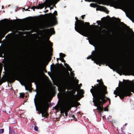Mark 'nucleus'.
<instances>
[{"label":"nucleus","instance_id":"nucleus-50","mask_svg":"<svg viewBox=\"0 0 134 134\" xmlns=\"http://www.w3.org/2000/svg\"><path fill=\"white\" fill-rule=\"evenodd\" d=\"M71 75L72 76L74 75V73L72 72H71Z\"/></svg>","mask_w":134,"mask_h":134},{"label":"nucleus","instance_id":"nucleus-19","mask_svg":"<svg viewBox=\"0 0 134 134\" xmlns=\"http://www.w3.org/2000/svg\"><path fill=\"white\" fill-rule=\"evenodd\" d=\"M72 89V90L70 91H72L70 93V96H76L77 94L76 95H74V94H75L77 90L78 87L75 86L74 87V88ZM78 94V92H77V94Z\"/></svg>","mask_w":134,"mask_h":134},{"label":"nucleus","instance_id":"nucleus-13","mask_svg":"<svg viewBox=\"0 0 134 134\" xmlns=\"http://www.w3.org/2000/svg\"><path fill=\"white\" fill-rule=\"evenodd\" d=\"M73 102L71 101H69L67 104L66 106L65 107V109H66V110L65 112V114L66 116L68 115V112L71 109V107H72Z\"/></svg>","mask_w":134,"mask_h":134},{"label":"nucleus","instance_id":"nucleus-53","mask_svg":"<svg viewBox=\"0 0 134 134\" xmlns=\"http://www.w3.org/2000/svg\"><path fill=\"white\" fill-rule=\"evenodd\" d=\"M107 31H111V29H110V30H109L107 28Z\"/></svg>","mask_w":134,"mask_h":134},{"label":"nucleus","instance_id":"nucleus-18","mask_svg":"<svg viewBox=\"0 0 134 134\" xmlns=\"http://www.w3.org/2000/svg\"><path fill=\"white\" fill-rule=\"evenodd\" d=\"M28 73L27 71L24 72V74L23 77H22V80L24 82H26L29 81L28 79L26 77L28 75Z\"/></svg>","mask_w":134,"mask_h":134},{"label":"nucleus","instance_id":"nucleus-64","mask_svg":"<svg viewBox=\"0 0 134 134\" xmlns=\"http://www.w3.org/2000/svg\"><path fill=\"white\" fill-rule=\"evenodd\" d=\"M18 20L19 21H21V19H18Z\"/></svg>","mask_w":134,"mask_h":134},{"label":"nucleus","instance_id":"nucleus-40","mask_svg":"<svg viewBox=\"0 0 134 134\" xmlns=\"http://www.w3.org/2000/svg\"><path fill=\"white\" fill-rule=\"evenodd\" d=\"M59 109V107L58 106H57L56 105L55 107V109L56 110H58Z\"/></svg>","mask_w":134,"mask_h":134},{"label":"nucleus","instance_id":"nucleus-47","mask_svg":"<svg viewBox=\"0 0 134 134\" xmlns=\"http://www.w3.org/2000/svg\"><path fill=\"white\" fill-rule=\"evenodd\" d=\"M85 15H82L81 16V18L82 19H83L84 18V16H85Z\"/></svg>","mask_w":134,"mask_h":134},{"label":"nucleus","instance_id":"nucleus-36","mask_svg":"<svg viewBox=\"0 0 134 134\" xmlns=\"http://www.w3.org/2000/svg\"><path fill=\"white\" fill-rule=\"evenodd\" d=\"M126 1L129 3H132L133 2V0H126Z\"/></svg>","mask_w":134,"mask_h":134},{"label":"nucleus","instance_id":"nucleus-27","mask_svg":"<svg viewBox=\"0 0 134 134\" xmlns=\"http://www.w3.org/2000/svg\"><path fill=\"white\" fill-rule=\"evenodd\" d=\"M75 85L69 86L67 87V89L68 90H70L72 89L75 86Z\"/></svg>","mask_w":134,"mask_h":134},{"label":"nucleus","instance_id":"nucleus-62","mask_svg":"<svg viewBox=\"0 0 134 134\" xmlns=\"http://www.w3.org/2000/svg\"><path fill=\"white\" fill-rule=\"evenodd\" d=\"M108 107H109V105H108L106 107L107 108H108Z\"/></svg>","mask_w":134,"mask_h":134},{"label":"nucleus","instance_id":"nucleus-23","mask_svg":"<svg viewBox=\"0 0 134 134\" xmlns=\"http://www.w3.org/2000/svg\"><path fill=\"white\" fill-rule=\"evenodd\" d=\"M66 109H65V107L63 109H60V110L61 111L60 113L62 115H64V112L66 110Z\"/></svg>","mask_w":134,"mask_h":134},{"label":"nucleus","instance_id":"nucleus-44","mask_svg":"<svg viewBox=\"0 0 134 134\" xmlns=\"http://www.w3.org/2000/svg\"><path fill=\"white\" fill-rule=\"evenodd\" d=\"M1 64L0 63V75H1V74L2 72V68H1Z\"/></svg>","mask_w":134,"mask_h":134},{"label":"nucleus","instance_id":"nucleus-43","mask_svg":"<svg viewBox=\"0 0 134 134\" xmlns=\"http://www.w3.org/2000/svg\"><path fill=\"white\" fill-rule=\"evenodd\" d=\"M48 42L49 43V45L51 46L52 47L53 46V44L52 43H51V42L49 41H48Z\"/></svg>","mask_w":134,"mask_h":134},{"label":"nucleus","instance_id":"nucleus-57","mask_svg":"<svg viewBox=\"0 0 134 134\" xmlns=\"http://www.w3.org/2000/svg\"><path fill=\"white\" fill-rule=\"evenodd\" d=\"M77 85H79V84H78V83H79V81H78V80H77Z\"/></svg>","mask_w":134,"mask_h":134},{"label":"nucleus","instance_id":"nucleus-22","mask_svg":"<svg viewBox=\"0 0 134 134\" xmlns=\"http://www.w3.org/2000/svg\"><path fill=\"white\" fill-rule=\"evenodd\" d=\"M25 89L26 90L31 91L32 88L29 85H27V86H25Z\"/></svg>","mask_w":134,"mask_h":134},{"label":"nucleus","instance_id":"nucleus-37","mask_svg":"<svg viewBox=\"0 0 134 134\" xmlns=\"http://www.w3.org/2000/svg\"><path fill=\"white\" fill-rule=\"evenodd\" d=\"M57 64L59 65V66H62L63 68H65L63 66V65L62 63H61L60 64H59V63H57Z\"/></svg>","mask_w":134,"mask_h":134},{"label":"nucleus","instance_id":"nucleus-7","mask_svg":"<svg viewBox=\"0 0 134 134\" xmlns=\"http://www.w3.org/2000/svg\"><path fill=\"white\" fill-rule=\"evenodd\" d=\"M2 63L3 64L4 66V68L6 67L8 68H9L11 70L12 72V73L13 74L14 72L15 71L17 72V76H18V73L19 72V69L18 68V66H16V65H15V66H14V67H15V68H13V66L12 65V63H11V61L10 60H5L4 61H2Z\"/></svg>","mask_w":134,"mask_h":134},{"label":"nucleus","instance_id":"nucleus-59","mask_svg":"<svg viewBox=\"0 0 134 134\" xmlns=\"http://www.w3.org/2000/svg\"><path fill=\"white\" fill-rule=\"evenodd\" d=\"M115 95V98L117 97V96H118V95L116 94V95Z\"/></svg>","mask_w":134,"mask_h":134},{"label":"nucleus","instance_id":"nucleus-34","mask_svg":"<svg viewBox=\"0 0 134 134\" xmlns=\"http://www.w3.org/2000/svg\"><path fill=\"white\" fill-rule=\"evenodd\" d=\"M59 60L61 61V62H64L65 63V61L64 60L63 58H59Z\"/></svg>","mask_w":134,"mask_h":134},{"label":"nucleus","instance_id":"nucleus-5","mask_svg":"<svg viewBox=\"0 0 134 134\" xmlns=\"http://www.w3.org/2000/svg\"><path fill=\"white\" fill-rule=\"evenodd\" d=\"M100 48H99V53L100 54L99 55L98 57L96 58H92L91 59L92 60L94 61V59L96 58L97 59V60L99 62H101L102 63L103 62H104L105 63L107 62L106 58L109 57V53H108L107 51L106 50H104L103 52H100Z\"/></svg>","mask_w":134,"mask_h":134},{"label":"nucleus","instance_id":"nucleus-61","mask_svg":"<svg viewBox=\"0 0 134 134\" xmlns=\"http://www.w3.org/2000/svg\"><path fill=\"white\" fill-rule=\"evenodd\" d=\"M107 17H108V18H110V16H109V15H108L107 16Z\"/></svg>","mask_w":134,"mask_h":134},{"label":"nucleus","instance_id":"nucleus-6","mask_svg":"<svg viewBox=\"0 0 134 134\" xmlns=\"http://www.w3.org/2000/svg\"><path fill=\"white\" fill-rule=\"evenodd\" d=\"M15 71L9 75L6 76L2 77L0 80H1L3 83L5 82L6 81L10 82H14L15 80H17L18 76H17V72Z\"/></svg>","mask_w":134,"mask_h":134},{"label":"nucleus","instance_id":"nucleus-63","mask_svg":"<svg viewBox=\"0 0 134 134\" xmlns=\"http://www.w3.org/2000/svg\"><path fill=\"white\" fill-rule=\"evenodd\" d=\"M25 10L26 11H30L29 10H28L27 9H26Z\"/></svg>","mask_w":134,"mask_h":134},{"label":"nucleus","instance_id":"nucleus-46","mask_svg":"<svg viewBox=\"0 0 134 134\" xmlns=\"http://www.w3.org/2000/svg\"><path fill=\"white\" fill-rule=\"evenodd\" d=\"M107 31L105 29H104L102 30V32H107Z\"/></svg>","mask_w":134,"mask_h":134},{"label":"nucleus","instance_id":"nucleus-60","mask_svg":"<svg viewBox=\"0 0 134 134\" xmlns=\"http://www.w3.org/2000/svg\"><path fill=\"white\" fill-rule=\"evenodd\" d=\"M80 86H82V84L81 83H80Z\"/></svg>","mask_w":134,"mask_h":134},{"label":"nucleus","instance_id":"nucleus-31","mask_svg":"<svg viewBox=\"0 0 134 134\" xmlns=\"http://www.w3.org/2000/svg\"><path fill=\"white\" fill-rule=\"evenodd\" d=\"M20 97H22V98H23L24 97L25 94L23 93H20Z\"/></svg>","mask_w":134,"mask_h":134},{"label":"nucleus","instance_id":"nucleus-11","mask_svg":"<svg viewBox=\"0 0 134 134\" xmlns=\"http://www.w3.org/2000/svg\"><path fill=\"white\" fill-rule=\"evenodd\" d=\"M95 51H93L92 52V55H90L87 58V59H91L92 56L95 58H96L100 54V53H99V47H98L96 48L95 47Z\"/></svg>","mask_w":134,"mask_h":134},{"label":"nucleus","instance_id":"nucleus-20","mask_svg":"<svg viewBox=\"0 0 134 134\" xmlns=\"http://www.w3.org/2000/svg\"><path fill=\"white\" fill-rule=\"evenodd\" d=\"M131 12L132 13V18L134 20V5H132L129 8ZM132 22H134L133 21Z\"/></svg>","mask_w":134,"mask_h":134},{"label":"nucleus","instance_id":"nucleus-56","mask_svg":"<svg viewBox=\"0 0 134 134\" xmlns=\"http://www.w3.org/2000/svg\"><path fill=\"white\" fill-rule=\"evenodd\" d=\"M97 82H98L99 83L100 82V80H97Z\"/></svg>","mask_w":134,"mask_h":134},{"label":"nucleus","instance_id":"nucleus-25","mask_svg":"<svg viewBox=\"0 0 134 134\" xmlns=\"http://www.w3.org/2000/svg\"><path fill=\"white\" fill-rule=\"evenodd\" d=\"M9 133H10L13 134L15 132L14 130H13V129L10 128V127L9 126Z\"/></svg>","mask_w":134,"mask_h":134},{"label":"nucleus","instance_id":"nucleus-48","mask_svg":"<svg viewBox=\"0 0 134 134\" xmlns=\"http://www.w3.org/2000/svg\"><path fill=\"white\" fill-rule=\"evenodd\" d=\"M45 6V9H46L47 8V7H48L47 6V4H46H46H45V6H44V7Z\"/></svg>","mask_w":134,"mask_h":134},{"label":"nucleus","instance_id":"nucleus-41","mask_svg":"<svg viewBox=\"0 0 134 134\" xmlns=\"http://www.w3.org/2000/svg\"><path fill=\"white\" fill-rule=\"evenodd\" d=\"M101 22V21H97V23H98V25H101V24L100 23H100Z\"/></svg>","mask_w":134,"mask_h":134},{"label":"nucleus","instance_id":"nucleus-2","mask_svg":"<svg viewBox=\"0 0 134 134\" xmlns=\"http://www.w3.org/2000/svg\"><path fill=\"white\" fill-rule=\"evenodd\" d=\"M76 21L75 24V30L78 33L85 36L87 37L88 35L90 37H92L93 35L91 33L87 32L90 23L88 22H84L83 21L79 20L78 18L75 17Z\"/></svg>","mask_w":134,"mask_h":134},{"label":"nucleus","instance_id":"nucleus-14","mask_svg":"<svg viewBox=\"0 0 134 134\" xmlns=\"http://www.w3.org/2000/svg\"><path fill=\"white\" fill-rule=\"evenodd\" d=\"M98 8H96L97 10L103 11L104 12H105L107 14H108L109 11L108 10L107 8L103 6L99 5H98Z\"/></svg>","mask_w":134,"mask_h":134},{"label":"nucleus","instance_id":"nucleus-12","mask_svg":"<svg viewBox=\"0 0 134 134\" xmlns=\"http://www.w3.org/2000/svg\"><path fill=\"white\" fill-rule=\"evenodd\" d=\"M86 2H91V0H85ZM115 1L114 0H109L107 2V3L106 4L103 2V0H97V3L99 4H102L103 5H110V4L112 3V1Z\"/></svg>","mask_w":134,"mask_h":134},{"label":"nucleus","instance_id":"nucleus-45","mask_svg":"<svg viewBox=\"0 0 134 134\" xmlns=\"http://www.w3.org/2000/svg\"><path fill=\"white\" fill-rule=\"evenodd\" d=\"M68 68L69 69V70L71 72L72 70V69L70 67V66Z\"/></svg>","mask_w":134,"mask_h":134},{"label":"nucleus","instance_id":"nucleus-49","mask_svg":"<svg viewBox=\"0 0 134 134\" xmlns=\"http://www.w3.org/2000/svg\"><path fill=\"white\" fill-rule=\"evenodd\" d=\"M48 10H46L45 11H44V12L45 13H46L48 12Z\"/></svg>","mask_w":134,"mask_h":134},{"label":"nucleus","instance_id":"nucleus-9","mask_svg":"<svg viewBox=\"0 0 134 134\" xmlns=\"http://www.w3.org/2000/svg\"><path fill=\"white\" fill-rule=\"evenodd\" d=\"M69 76V73L67 71L65 73H60L59 75V78L61 83H65L68 81Z\"/></svg>","mask_w":134,"mask_h":134},{"label":"nucleus","instance_id":"nucleus-52","mask_svg":"<svg viewBox=\"0 0 134 134\" xmlns=\"http://www.w3.org/2000/svg\"><path fill=\"white\" fill-rule=\"evenodd\" d=\"M102 19L104 20H105L106 19V18L105 17H104Z\"/></svg>","mask_w":134,"mask_h":134},{"label":"nucleus","instance_id":"nucleus-4","mask_svg":"<svg viewBox=\"0 0 134 134\" xmlns=\"http://www.w3.org/2000/svg\"><path fill=\"white\" fill-rule=\"evenodd\" d=\"M37 94L35 96L34 99V103L36 107V100H37L38 98H36L37 97ZM49 104L47 101L43 100L40 103L38 107V109L36 107V110L39 112V113H41L42 116L43 117H47V111H48L49 108Z\"/></svg>","mask_w":134,"mask_h":134},{"label":"nucleus","instance_id":"nucleus-17","mask_svg":"<svg viewBox=\"0 0 134 134\" xmlns=\"http://www.w3.org/2000/svg\"><path fill=\"white\" fill-rule=\"evenodd\" d=\"M7 32H6L5 29H2L0 30V38L1 40L4 37L5 34Z\"/></svg>","mask_w":134,"mask_h":134},{"label":"nucleus","instance_id":"nucleus-8","mask_svg":"<svg viewBox=\"0 0 134 134\" xmlns=\"http://www.w3.org/2000/svg\"><path fill=\"white\" fill-rule=\"evenodd\" d=\"M105 97L104 99L105 101V102L104 103L101 101L100 100V102L97 101L95 98H94V99H93V102L94 104V105L97 107V109L99 111V112H103V107L102 104L105 103L106 102L107 100H109L110 98L107 97L105 96Z\"/></svg>","mask_w":134,"mask_h":134},{"label":"nucleus","instance_id":"nucleus-30","mask_svg":"<svg viewBox=\"0 0 134 134\" xmlns=\"http://www.w3.org/2000/svg\"><path fill=\"white\" fill-rule=\"evenodd\" d=\"M72 91H67L66 92H66L67 93V94L69 96H70V93L71 92H72Z\"/></svg>","mask_w":134,"mask_h":134},{"label":"nucleus","instance_id":"nucleus-24","mask_svg":"<svg viewBox=\"0 0 134 134\" xmlns=\"http://www.w3.org/2000/svg\"><path fill=\"white\" fill-rule=\"evenodd\" d=\"M48 50V47L47 46L46 44L44 46L43 48V52L44 53H45L47 52Z\"/></svg>","mask_w":134,"mask_h":134},{"label":"nucleus","instance_id":"nucleus-15","mask_svg":"<svg viewBox=\"0 0 134 134\" xmlns=\"http://www.w3.org/2000/svg\"><path fill=\"white\" fill-rule=\"evenodd\" d=\"M44 2L43 3H39L38 6H33L32 7V9H33V10L35 11V8L37 9H41L43 8L44 7Z\"/></svg>","mask_w":134,"mask_h":134},{"label":"nucleus","instance_id":"nucleus-35","mask_svg":"<svg viewBox=\"0 0 134 134\" xmlns=\"http://www.w3.org/2000/svg\"><path fill=\"white\" fill-rule=\"evenodd\" d=\"M75 115H72L71 116L72 118H74V120H75V121H77V119L75 117Z\"/></svg>","mask_w":134,"mask_h":134},{"label":"nucleus","instance_id":"nucleus-32","mask_svg":"<svg viewBox=\"0 0 134 134\" xmlns=\"http://www.w3.org/2000/svg\"><path fill=\"white\" fill-rule=\"evenodd\" d=\"M34 129L35 131H37L38 130V128L36 125H35L34 127Z\"/></svg>","mask_w":134,"mask_h":134},{"label":"nucleus","instance_id":"nucleus-10","mask_svg":"<svg viewBox=\"0 0 134 134\" xmlns=\"http://www.w3.org/2000/svg\"><path fill=\"white\" fill-rule=\"evenodd\" d=\"M59 1V0H45L44 4L46 3L47 6L51 10L54 7H56L55 4Z\"/></svg>","mask_w":134,"mask_h":134},{"label":"nucleus","instance_id":"nucleus-55","mask_svg":"<svg viewBox=\"0 0 134 134\" xmlns=\"http://www.w3.org/2000/svg\"><path fill=\"white\" fill-rule=\"evenodd\" d=\"M59 58H57V62H58V60H59Z\"/></svg>","mask_w":134,"mask_h":134},{"label":"nucleus","instance_id":"nucleus-28","mask_svg":"<svg viewBox=\"0 0 134 134\" xmlns=\"http://www.w3.org/2000/svg\"><path fill=\"white\" fill-rule=\"evenodd\" d=\"M59 55L61 58H63L66 56V55L65 54H63L62 53H60Z\"/></svg>","mask_w":134,"mask_h":134},{"label":"nucleus","instance_id":"nucleus-29","mask_svg":"<svg viewBox=\"0 0 134 134\" xmlns=\"http://www.w3.org/2000/svg\"><path fill=\"white\" fill-rule=\"evenodd\" d=\"M54 28L53 27L50 29H48V30H50L51 32H52L53 34H54L55 33V31L54 30Z\"/></svg>","mask_w":134,"mask_h":134},{"label":"nucleus","instance_id":"nucleus-3","mask_svg":"<svg viewBox=\"0 0 134 134\" xmlns=\"http://www.w3.org/2000/svg\"><path fill=\"white\" fill-rule=\"evenodd\" d=\"M46 15L47 16V17L48 18V22L44 26H40L39 28L41 29H43L44 28H47L53 26L58 24V22L57 20V18L56 16L58 15L57 11L55 10L53 14L50 13L48 14H46Z\"/></svg>","mask_w":134,"mask_h":134},{"label":"nucleus","instance_id":"nucleus-16","mask_svg":"<svg viewBox=\"0 0 134 134\" xmlns=\"http://www.w3.org/2000/svg\"><path fill=\"white\" fill-rule=\"evenodd\" d=\"M123 82L122 83L120 81H119V83H120L123 85V86H126L131 85V81L128 80H123Z\"/></svg>","mask_w":134,"mask_h":134},{"label":"nucleus","instance_id":"nucleus-39","mask_svg":"<svg viewBox=\"0 0 134 134\" xmlns=\"http://www.w3.org/2000/svg\"><path fill=\"white\" fill-rule=\"evenodd\" d=\"M64 65L66 67L68 68V67H69L70 66L68 64L66 63H64Z\"/></svg>","mask_w":134,"mask_h":134},{"label":"nucleus","instance_id":"nucleus-26","mask_svg":"<svg viewBox=\"0 0 134 134\" xmlns=\"http://www.w3.org/2000/svg\"><path fill=\"white\" fill-rule=\"evenodd\" d=\"M98 5L94 3H91L90 4V6L93 7H97V8H98Z\"/></svg>","mask_w":134,"mask_h":134},{"label":"nucleus","instance_id":"nucleus-54","mask_svg":"<svg viewBox=\"0 0 134 134\" xmlns=\"http://www.w3.org/2000/svg\"><path fill=\"white\" fill-rule=\"evenodd\" d=\"M108 100H109V104H110V99H109Z\"/></svg>","mask_w":134,"mask_h":134},{"label":"nucleus","instance_id":"nucleus-33","mask_svg":"<svg viewBox=\"0 0 134 134\" xmlns=\"http://www.w3.org/2000/svg\"><path fill=\"white\" fill-rule=\"evenodd\" d=\"M79 91L81 94H83L84 93V90L82 89H80Z\"/></svg>","mask_w":134,"mask_h":134},{"label":"nucleus","instance_id":"nucleus-51","mask_svg":"<svg viewBox=\"0 0 134 134\" xmlns=\"http://www.w3.org/2000/svg\"><path fill=\"white\" fill-rule=\"evenodd\" d=\"M3 82L1 80H0V85H1L3 83Z\"/></svg>","mask_w":134,"mask_h":134},{"label":"nucleus","instance_id":"nucleus-21","mask_svg":"<svg viewBox=\"0 0 134 134\" xmlns=\"http://www.w3.org/2000/svg\"><path fill=\"white\" fill-rule=\"evenodd\" d=\"M108 63L109 65H111L112 66H114L115 65L120 66V64L117 62H108Z\"/></svg>","mask_w":134,"mask_h":134},{"label":"nucleus","instance_id":"nucleus-1","mask_svg":"<svg viewBox=\"0 0 134 134\" xmlns=\"http://www.w3.org/2000/svg\"><path fill=\"white\" fill-rule=\"evenodd\" d=\"M100 82L92 86L90 92L94 98L97 100L104 103L105 101L104 98L105 95L107 93V87L104 85L102 79L99 80Z\"/></svg>","mask_w":134,"mask_h":134},{"label":"nucleus","instance_id":"nucleus-58","mask_svg":"<svg viewBox=\"0 0 134 134\" xmlns=\"http://www.w3.org/2000/svg\"><path fill=\"white\" fill-rule=\"evenodd\" d=\"M77 103L78 104V105H79L80 104V103L79 102H77Z\"/></svg>","mask_w":134,"mask_h":134},{"label":"nucleus","instance_id":"nucleus-38","mask_svg":"<svg viewBox=\"0 0 134 134\" xmlns=\"http://www.w3.org/2000/svg\"><path fill=\"white\" fill-rule=\"evenodd\" d=\"M4 130L3 129H1L0 130V134L3 133Z\"/></svg>","mask_w":134,"mask_h":134},{"label":"nucleus","instance_id":"nucleus-42","mask_svg":"<svg viewBox=\"0 0 134 134\" xmlns=\"http://www.w3.org/2000/svg\"><path fill=\"white\" fill-rule=\"evenodd\" d=\"M104 110L105 111H108V109L107 108H104V109H103V110Z\"/></svg>","mask_w":134,"mask_h":134}]
</instances>
